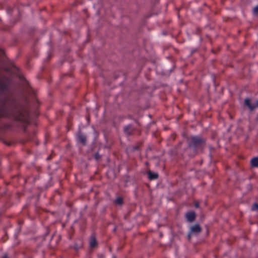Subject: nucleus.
<instances>
[{"mask_svg":"<svg viewBox=\"0 0 258 258\" xmlns=\"http://www.w3.org/2000/svg\"><path fill=\"white\" fill-rule=\"evenodd\" d=\"M185 217L188 222H193L196 218V213L194 211L188 212L185 214Z\"/></svg>","mask_w":258,"mask_h":258,"instance_id":"f257e3e1","label":"nucleus"},{"mask_svg":"<svg viewBox=\"0 0 258 258\" xmlns=\"http://www.w3.org/2000/svg\"><path fill=\"white\" fill-rule=\"evenodd\" d=\"M245 104L247 106L250 110H253L254 108L258 107V100H257L255 103L251 104L250 103V100L248 98L245 99Z\"/></svg>","mask_w":258,"mask_h":258,"instance_id":"f03ea898","label":"nucleus"},{"mask_svg":"<svg viewBox=\"0 0 258 258\" xmlns=\"http://www.w3.org/2000/svg\"><path fill=\"white\" fill-rule=\"evenodd\" d=\"M191 232L193 233H199L201 231V228L199 225L196 224L191 227Z\"/></svg>","mask_w":258,"mask_h":258,"instance_id":"7ed1b4c3","label":"nucleus"},{"mask_svg":"<svg viewBox=\"0 0 258 258\" xmlns=\"http://www.w3.org/2000/svg\"><path fill=\"white\" fill-rule=\"evenodd\" d=\"M251 166L252 167H258V157H254L250 161Z\"/></svg>","mask_w":258,"mask_h":258,"instance_id":"20e7f679","label":"nucleus"},{"mask_svg":"<svg viewBox=\"0 0 258 258\" xmlns=\"http://www.w3.org/2000/svg\"><path fill=\"white\" fill-rule=\"evenodd\" d=\"M148 174L150 180L155 179L158 177V175L157 173H153L150 171L148 172Z\"/></svg>","mask_w":258,"mask_h":258,"instance_id":"39448f33","label":"nucleus"},{"mask_svg":"<svg viewBox=\"0 0 258 258\" xmlns=\"http://www.w3.org/2000/svg\"><path fill=\"white\" fill-rule=\"evenodd\" d=\"M97 245V242L96 239L94 237H92L90 242V246L91 247H94Z\"/></svg>","mask_w":258,"mask_h":258,"instance_id":"423d86ee","label":"nucleus"},{"mask_svg":"<svg viewBox=\"0 0 258 258\" xmlns=\"http://www.w3.org/2000/svg\"><path fill=\"white\" fill-rule=\"evenodd\" d=\"M123 202L122 199L121 198H118L115 200V203L117 204H122Z\"/></svg>","mask_w":258,"mask_h":258,"instance_id":"0eeeda50","label":"nucleus"},{"mask_svg":"<svg viewBox=\"0 0 258 258\" xmlns=\"http://www.w3.org/2000/svg\"><path fill=\"white\" fill-rule=\"evenodd\" d=\"M201 139L198 138H193L192 141L194 142L195 144H197L201 142Z\"/></svg>","mask_w":258,"mask_h":258,"instance_id":"6e6552de","label":"nucleus"},{"mask_svg":"<svg viewBox=\"0 0 258 258\" xmlns=\"http://www.w3.org/2000/svg\"><path fill=\"white\" fill-rule=\"evenodd\" d=\"M251 209L253 211L258 210V204L256 203H255L254 204H253Z\"/></svg>","mask_w":258,"mask_h":258,"instance_id":"1a4fd4ad","label":"nucleus"},{"mask_svg":"<svg viewBox=\"0 0 258 258\" xmlns=\"http://www.w3.org/2000/svg\"><path fill=\"white\" fill-rule=\"evenodd\" d=\"M79 140L83 144L85 143V138L82 136H81L79 137Z\"/></svg>","mask_w":258,"mask_h":258,"instance_id":"9d476101","label":"nucleus"},{"mask_svg":"<svg viewBox=\"0 0 258 258\" xmlns=\"http://www.w3.org/2000/svg\"><path fill=\"white\" fill-rule=\"evenodd\" d=\"M253 13L254 14L258 15V6L256 7L253 10Z\"/></svg>","mask_w":258,"mask_h":258,"instance_id":"9b49d317","label":"nucleus"},{"mask_svg":"<svg viewBox=\"0 0 258 258\" xmlns=\"http://www.w3.org/2000/svg\"><path fill=\"white\" fill-rule=\"evenodd\" d=\"M195 206L196 208H199V203L198 202H196L195 204Z\"/></svg>","mask_w":258,"mask_h":258,"instance_id":"f8f14e48","label":"nucleus"},{"mask_svg":"<svg viewBox=\"0 0 258 258\" xmlns=\"http://www.w3.org/2000/svg\"><path fill=\"white\" fill-rule=\"evenodd\" d=\"M3 258H8V257L6 255H5L3 257Z\"/></svg>","mask_w":258,"mask_h":258,"instance_id":"ddd939ff","label":"nucleus"}]
</instances>
